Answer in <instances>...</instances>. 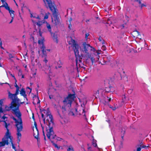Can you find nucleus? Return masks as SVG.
I'll return each mask as SVG.
<instances>
[{
	"label": "nucleus",
	"mask_w": 151,
	"mask_h": 151,
	"mask_svg": "<svg viewBox=\"0 0 151 151\" xmlns=\"http://www.w3.org/2000/svg\"><path fill=\"white\" fill-rule=\"evenodd\" d=\"M68 43L72 45L76 57V63L77 68H83V65L81 60L83 58L86 60L90 59L92 63H93L95 59L92 55L91 52L94 51L95 49L93 47L85 42L79 46L75 40L72 39L68 41Z\"/></svg>",
	"instance_id": "1"
},
{
	"label": "nucleus",
	"mask_w": 151,
	"mask_h": 151,
	"mask_svg": "<svg viewBox=\"0 0 151 151\" xmlns=\"http://www.w3.org/2000/svg\"><path fill=\"white\" fill-rule=\"evenodd\" d=\"M8 96L9 99L12 100V101L9 105V106H5V110L11 111L12 113L16 116L22 115L19 107L21 104H24V102H21L17 96H16L14 94L11 93L10 92L8 93Z\"/></svg>",
	"instance_id": "2"
},
{
	"label": "nucleus",
	"mask_w": 151,
	"mask_h": 151,
	"mask_svg": "<svg viewBox=\"0 0 151 151\" xmlns=\"http://www.w3.org/2000/svg\"><path fill=\"white\" fill-rule=\"evenodd\" d=\"M42 112L43 113H41V115L43 119L44 125L41 124V126L43 130V135L44 136V139H45L46 138L44 132V129L45 128L47 132L46 135L48 138L49 139H50L51 137L54 138V135L53 128L52 127H50L49 126H48V127H46V125L45 124V115L43 113L45 114V116L47 117V121L49 122L50 124L51 123H53V117L52 116L50 112L48 110L44 109L42 111Z\"/></svg>",
	"instance_id": "3"
},
{
	"label": "nucleus",
	"mask_w": 151,
	"mask_h": 151,
	"mask_svg": "<svg viewBox=\"0 0 151 151\" xmlns=\"http://www.w3.org/2000/svg\"><path fill=\"white\" fill-rule=\"evenodd\" d=\"M21 116L22 115L16 116L17 118L13 116L12 117V118L14 121L15 126L17 128V135L18 142H19L20 141L22 136L20 132L22 131L23 129L22 121Z\"/></svg>",
	"instance_id": "4"
},
{
	"label": "nucleus",
	"mask_w": 151,
	"mask_h": 151,
	"mask_svg": "<svg viewBox=\"0 0 151 151\" xmlns=\"http://www.w3.org/2000/svg\"><path fill=\"white\" fill-rule=\"evenodd\" d=\"M75 98V95L74 94H70L63 101V104L64 106H63L62 108V110L63 113H65L66 111V108L67 109V108H70L71 106L72 102L74 100Z\"/></svg>",
	"instance_id": "5"
},
{
	"label": "nucleus",
	"mask_w": 151,
	"mask_h": 151,
	"mask_svg": "<svg viewBox=\"0 0 151 151\" xmlns=\"http://www.w3.org/2000/svg\"><path fill=\"white\" fill-rule=\"evenodd\" d=\"M30 17L34 25H37L40 27L43 24L45 23V20H41V17L40 15L35 13L30 12Z\"/></svg>",
	"instance_id": "6"
},
{
	"label": "nucleus",
	"mask_w": 151,
	"mask_h": 151,
	"mask_svg": "<svg viewBox=\"0 0 151 151\" xmlns=\"http://www.w3.org/2000/svg\"><path fill=\"white\" fill-rule=\"evenodd\" d=\"M0 122H4L7 120V117L3 113L4 110L3 109L2 106L3 105V100H0Z\"/></svg>",
	"instance_id": "7"
},
{
	"label": "nucleus",
	"mask_w": 151,
	"mask_h": 151,
	"mask_svg": "<svg viewBox=\"0 0 151 151\" xmlns=\"http://www.w3.org/2000/svg\"><path fill=\"white\" fill-rule=\"evenodd\" d=\"M8 135V133L5 134L4 137L2 139V142H0V147L4 146L6 145H8L9 140H8V137H7Z\"/></svg>",
	"instance_id": "8"
},
{
	"label": "nucleus",
	"mask_w": 151,
	"mask_h": 151,
	"mask_svg": "<svg viewBox=\"0 0 151 151\" xmlns=\"http://www.w3.org/2000/svg\"><path fill=\"white\" fill-rule=\"evenodd\" d=\"M41 50L42 52V57L44 58V61L45 63H47L48 62V60L47 59V52H49L50 51V49H46L45 47L44 46L41 48Z\"/></svg>",
	"instance_id": "9"
},
{
	"label": "nucleus",
	"mask_w": 151,
	"mask_h": 151,
	"mask_svg": "<svg viewBox=\"0 0 151 151\" xmlns=\"http://www.w3.org/2000/svg\"><path fill=\"white\" fill-rule=\"evenodd\" d=\"M74 111H75L77 115H81L85 118L86 117L84 110L82 108L79 109L78 111H77V109H74Z\"/></svg>",
	"instance_id": "10"
},
{
	"label": "nucleus",
	"mask_w": 151,
	"mask_h": 151,
	"mask_svg": "<svg viewBox=\"0 0 151 151\" xmlns=\"http://www.w3.org/2000/svg\"><path fill=\"white\" fill-rule=\"evenodd\" d=\"M46 6H56L51 0H43Z\"/></svg>",
	"instance_id": "11"
},
{
	"label": "nucleus",
	"mask_w": 151,
	"mask_h": 151,
	"mask_svg": "<svg viewBox=\"0 0 151 151\" xmlns=\"http://www.w3.org/2000/svg\"><path fill=\"white\" fill-rule=\"evenodd\" d=\"M132 1L137 3L139 4V6L141 8L143 7H146L147 6V4L146 3L142 4L140 0H132Z\"/></svg>",
	"instance_id": "12"
},
{
	"label": "nucleus",
	"mask_w": 151,
	"mask_h": 151,
	"mask_svg": "<svg viewBox=\"0 0 151 151\" xmlns=\"http://www.w3.org/2000/svg\"><path fill=\"white\" fill-rule=\"evenodd\" d=\"M5 9L7 10H8L9 13L10 14V16L12 18H14V12L13 10H12L11 9H10L9 6H7V7L5 8Z\"/></svg>",
	"instance_id": "13"
},
{
	"label": "nucleus",
	"mask_w": 151,
	"mask_h": 151,
	"mask_svg": "<svg viewBox=\"0 0 151 151\" xmlns=\"http://www.w3.org/2000/svg\"><path fill=\"white\" fill-rule=\"evenodd\" d=\"M20 94L22 95L23 96L24 98L27 100V95L26 94V92L25 91L24 89L22 88L20 91Z\"/></svg>",
	"instance_id": "14"
},
{
	"label": "nucleus",
	"mask_w": 151,
	"mask_h": 151,
	"mask_svg": "<svg viewBox=\"0 0 151 151\" xmlns=\"http://www.w3.org/2000/svg\"><path fill=\"white\" fill-rule=\"evenodd\" d=\"M30 57L31 59H34L35 57V48H31L30 49Z\"/></svg>",
	"instance_id": "15"
},
{
	"label": "nucleus",
	"mask_w": 151,
	"mask_h": 151,
	"mask_svg": "<svg viewBox=\"0 0 151 151\" xmlns=\"http://www.w3.org/2000/svg\"><path fill=\"white\" fill-rule=\"evenodd\" d=\"M4 122H5V128H6V130H7V131H6V133L5 134H6V133H8V134H9V135H8V136H7V137H8L9 138H12L11 137V133L10 132L9 130V129H8V125H7V124L6 123V122L5 121H4Z\"/></svg>",
	"instance_id": "16"
},
{
	"label": "nucleus",
	"mask_w": 151,
	"mask_h": 151,
	"mask_svg": "<svg viewBox=\"0 0 151 151\" xmlns=\"http://www.w3.org/2000/svg\"><path fill=\"white\" fill-rule=\"evenodd\" d=\"M11 137H12V138L10 137V138L8 137V140H9V142H11V145L12 146V148L13 149H14V150H15L16 151V147H15L14 145L13 144V142L12 140L13 139V138L12 136H11Z\"/></svg>",
	"instance_id": "17"
},
{
	"label": "nucleus",
	"mask_w": 151,
	"mask_h": 151,
	"mask_svg": "<svg viewBox=\"0 0 151 151\" xmlns=\"http://www.w3.org/2000/svg\"><path fill=\"white\" fill-rule=\"evenodd\" d=\"M45 23H46V26L48 31L51 34H52V32L51 28L50 25L46 21Z\"/></svg>",
	"instance_id": "18"
},
{
	"label": "nucleus",
	"mask_w": 151,
	"mask_h": 151,
	"mask_svg": "<svg viewBox=\"0 0 151 151\" xmlns=\"http://www.w3.org/2000/svg\"><path fill=\"white\" fill-rule=\"evenodd\" d=\"M114 90V88L112 87L109 88H106L105 90H104V93L105 92H113V91Z\"/></svg>",
	"instance_id": "19"
},
{
	"label": "nucleus",
	"mask_w": 151,
	"mask_h": 151,
	"mask_svg": "<svg viewBox=\"0 0 151 151\" xmlns=\"http://www.w3.org/2000/svg\"><path fill=\"white\" fill-rule=\"evenodd\" d=\"M44 41V39L43 37H42V38L41 39L39 40H38V43L40 45H42V46L41 47V48L43 47V46H44L45 47V46L43 45V43Z\"/></svg>",
	"instance_id": "20"
},
{
	"label": "nucleus",
	"mask_w": 151,
	"mask_h": 151,
	"mask_svg": "<svg viewBox=\"0 0 151 151\" xmlns=\"http://www.w3.org/2000/svg\"><path fill=\"white\" fill-rule=\"evenodd\" d=\"M34 124H35V127H36V133H37V135L36 134V133H35V132H34V135L36 138H37L38 137V135L39 134V133H38V129H37V124H36V122H35L34 123Z\"/></svg>",
	"instance_id": "21"
},
{
	"label": "nucleus",
	"mask_w": 151,
	"mask_h": 151,
	"mask_svg": "<svg viewBox=\"0 0 151 151\" xmlns=\"http://www.w3.org/2000/svg\"><path fill=\"white\" fill-rule=\"evenodd\" d=\"M1 1L3 4V5L1 6L4 7L5 8L8 6V4L6 2L5 0H1Z\"/></svg>",
	"instance_id": "22"
},
{
	"label": "nucleus",
	"mask_w": 151,
	"mask_h": 151,
	"mask_svg": "<svg viewBox=\"0 0 151 151\" xmlns=\"http://www.w3.org/2000/svg\"><path fill=\"white\" fill-rule=\"evenodd\" d=\"M104 90L102 89H100L97 90V92H98V94H100L101 95H103L104 93Z\"/></svg>",
	"instance_id": "23"
},
{
	"label": "nucleus",
	"mask_w": 151,
	"mask_h": 151,
	"mask_svg": "<svg viewBox=\"0 0 151 151\" xmlns=\"http://www.w3.org/2000/svg\"><path fill=\"white\" fill-rule=\"evenodd\" d=\"M52 145L55 147V148H56L58 150H59L60 149V146L58 145L57 144L53 142L52 141Z\"/></svg>",
	"instance_id": "24"
},
{
	"label": "nucleus",
	"mask_w": 151,
	"mask_h": 151,
	"mask_svg": "<svg viewBox=\"0 0 151 151\" xmlns=\"http://www.w3.org/2000/svg\"><path fill=\"white\" fill-rule=\"evenodd\" d=\"M52 38L57 43H58V41L57 39V35H54L52 37Z\"/></svg>",
	"instance_id": "25"
},
{
	"label": "nucleus",
	"mask_w": 151,
	"mask_h": 151,
	"mask_svg": "<svg viewBox=\"0 0 151 151\" xmlns=\"http://www.w3.org/2000/svg\"><path fill=\"white\" fill-rule=\"evenodd\" d=\"M50 13L48 12L45 13V16L44 17V19H47L48 18V17L50 15Z\"/></svg>",
	"instance_id": "26"
},
{
	"label": "nucleus",
	"mask_w": 151,
	"mask_h": 151,
	"mask_svg": "<svg viewBox=\"0 0 151 151\" xmlns=\"http://www.w3.org/2000/svg\"><path fill=\"white\" fill-rule=\"evenodd\" d=\"M96 140H93L92 142V144L94 147H96L97 145L96 143Z\"/></svg>",
	"instance_id": "27"
},
{
	"label": "nucleus",
	"mask_w": 151,
	"mask_h": 151,
	"mask_svg": "<svg viewBox=\"0 0 151 151\" xmlns=\"http://www.w3.org/2000/svg\"><path fill=\"white\" fill-rule=\"evenodd\" d=\"M67 151H74V150L73 147L71 146H70L68 149Z\"/></svg>",
	"instance_id": "28"
},
{
	"label": "nucleus",
	"mask_w": 151,
	"mask_h": 151,
	"mask_svg": "<svg viewBox=\"0 0 151 151\" xmlns=\"http://www.w3.org/2000/svg\"><path fill=\"white\" fill-rule=\"evenodd\" d=\"M72 21V19L71 18L69 20V22L70 24H69L68 27L69 29H71V25L70 24V21Z\"/></svg>",
	"instance_id": "29"
},
{
	"label": "nucleus",
	"mask_w": 151,
	"mask_h": 151,
	"mask_svg": "<svg viewBox=\"0 0 151 151\" xmlns=\"http://www.w3.org/2000/svg\"><path fill=\"white\" fill-rule=\"evenodd\" d=\"M141 150V148L140 147H137L136 150L134 149V151H140Z\"/></svg>",
	"instance_id": "30"
},
{
	"label": "nucleus",
	"mask_w": 151,
	"mask_h": 151,
	"mask_svg": "<svg viewBox=\"0 0 151 151\" xmlns=\"http://www.w3.org/2000/svg\"><path fill=\"white\" fill-rule=\"evenodd\" d=\"M48 71V73L49 74V76H50L51 74H50V73H51V70H50V67H48V70H47Z\"/></svg>",
	"instance_id": "31"
},
{
	"label": "nucleus",
	"mask_w": 151,
	"mask_h": 151,
	"mask_svg": "<svg viewBox=\"0 0 151 151\" xmlns=\"http://www.w3.org/2000/svg\"><path fill=\"white\" fill-rule=\"evenodd\" d=\"M94 93L96 95L95 96H98L99 94H98V92H97V91H95L94 92Z\"/></svg>",
	"instance_id": "32"
},
{
	"label": "nucleus",
	"mask_w": 151,
	"mask_h": 151,
	"mask_svg": "<svg viewBox=\"0 0 151 151\" xmlns=\"http://www.w3.org/2000/svg\"><path fill=\"white\" fill-rule=\"evenodd\" d=\"M71 115L74 116L75 115L74 113L73 112V111H70L69 113Z\"/></svg>",
	"instance_id": "33"
},
{
	"label": "nucleus",
	"mask_w": 151,
	"mask_h": 151,
	"mask_svg": "<svg viewBox=\"0 0 151 151\" xmlns=\"http://www.w3.org/2000/svg\"><path fill=\"white\" fill-rule=\"evenodd\" d=\"M19 91L16 90L15 93L14 94L15 95H16V96H17V95L19 94Z\"/></svg>",
	"instance_id": "34"
},
{
	"label": "nucleus",
	"mask_w": 151,
	"mask_h": 151,
	"mask_svg": "<svg viewBox=\"0 0 151 151\" xmlns=\"http://www.w3.org/2000/svg\"><path fill=\"white\" fill-rule=\"evenodd\" d=\"M89 35V34L88 33H86L85 35L86 38L87 39L88 36Z\"/></svg>",
	"instance_id": "35"
},
{
	"label": "nucleus",
	"mask_w": 151,
	"mask_h": 151,
	"mask_svg": "<svg viewBox=\"0 0 151 151\" xmlns=\"http://www.w3.org/2000/svg\"><path fill=\"white\" fill-rule=\"evenodd\" d=\"M148 147V146H145V145H142V148H147Z\"/></svg>",
	"instance_id": "36"
},
{
	"label": "nucleus",
	"mask_w": 151,
	"mask_h": 151,
	"mask_svg": "<svg viewBox=\"0 0 151 151\" xmlns=\"http://www.w3.org/2000/svg\"><path fill=\"white\" fill-rule=\"evenodd\" d=\"M0 46L1 47V48L3 49V48L2 47V44H1V39L0 38Z\"/></svg>",
	"instance_id": "37"
},
{
	"label": "nucleus",
	"mask_w": 151,
	"mask_h": 151,
	"mask_svg": "<svg viewBox=\"0 0 151 151\" xmlns=\"http://www.w3.org/2000/svg\"><path fill=\"white\" fill-rule=\"evenodd\" d=\"M107 100H108V101L110 102L111 101V98H109L108 97H107Z\"/></svg>",
	"instance_id": "38"
},
{
	"label": "nucleus",
	"mask_w": 151,
	"mask_h": 151,
	"mask_svg": "<svg viewBox=\"0 0 151 151\" xmlns=\"http://www.w3.org/2000/svg\"><path fill=\"white\" fill-rule=\"evenodd\" d=\"M108 19V21H107V23L108 24H109L110 23L111 24V22L110 21V19Z\"/></svg>",
	"instance_id": "39"
},
{
	"label": "nucleus",
	"mask_w": 151,
	"mask_h": 151,
	"mask_svg": "<svg viewBox=\"0 0 151 151\" xmlns=\"http://www.w3.org/2000/svg\"><path fill=\"white\" fill-rule=\"evenodd\" d=\"M16 90L19 91V86L16 87Z\"/></svg>",
	"instance_id": "40"
},
{
	"label": "nucleus",
	"mask_w": 151,
	"mask_h": 151,
	"mask_svg": "<svg viewBox=\"0 0 151 151\" xmlns=\"http://www.w3.org/2000/svg\"><path fill=\"white\" fill-rule=\"evenodd\" d=\"M125 18L127 20V21H128L129 20V17H128L126 16Z\"/></svg>",
	"instance_id": "41"
},
{
	"label": "nucleus",
	"mask_w": 151,
	"mask_h": 151,
	"mask_svg": "<svg viewBox=\"0 0 151 151\" xmlns=\"http://www.w3.org/2000/svg\"><path fill=\"white\" fill-rule=\"evenodd\" d=\"M110 108H112V109L113 110H115V109H116V108H115V107H113V108H112V107H111V106H110Z\"/></svg>",
	"instance_id": "42"
},
{
	"label": "nucleus",
	"mask_w": 151,
	"mask_h": 151,
	"mask_svg": "<svg viewBox=\"0 0 151 151\" xmlns=\"http://www.w3.org/2000/svg\"><path fill=\"white\" fill-rule=\"evenodd\" d=\"M49 98H50V99H52V96L51 95H49Z\"/></svg>",
	"instance_id": "43"
},
{
	"label": "nucleus",
	"mask_w": 151,
	"mask_h": 151,
	"mask_svg": "<svg viewBox=\"0 0 151 151\" xmlns=\"http://www.w3.org/2000/svg\"><path fill=\"white\" fill-rule=\"evenodd\" d=\"M59 114L60 115V117L63 119V120L64 122H65V120H64V119H63V118L61 116L60 114Z\"/></svg>",
	"instance_id": "44"
},
{
	"label": "nucleus",
	"mask_w": 151,
	"mask_h": 151,
	"mask_svg": "<svg viewBox=\"0 0 151 151\" xmlns=\"http://www.w3.org/2000/svg\"><path fill=\"white\" fill-rule=\"evenodd\" d=\"M132 90H129V91H128V93H131V92H132Z\"/></svg>",
	"instance_id": "45"
},
{
	"label": "nucleus",
	"mask_w": 151,
	"mask_h": 151,
	"mask_svg": "<svg viewBox=\"0 0 151 151\" xmlns=\"http://www.w3.org/2000/svg\"><path fill=\"white\" fill-rule=\"evenodd\" d=\"M13 18H12V19L11 20V21L9 23H11L12 22H13Z\"/></svg>",
	"instance_id": "46"
},
{
	"label": "nucleus",
	"mask_w": 151,
	"mask_h": 151,
	"mask_svg": "<svg viewBox=\"0 0 151 151\" xmlns=\"http://www.w3.org/2000/svg\"><path fill=\"white\" fill-rule=\"evenodd\" d=\"M18 86L17 85V84L16 83H15V87H18Z\"/></svg>",
	"instance_id": "47"
},
{
	"label": "nucleus",
	"mask_w": 151,
	"mask_h": 151,
	"mask_svg": "<svg viewBox=\"0 0 151 151\" xmlns=\"http://www.w3.org/2000/svg\"><path fill=\"white\" fill-rule=\"evenodd\" d=\"M25 37H26V36L25 35H24L22 36V38L24 39H25Z\"/></svg>",
	"instance_id": "48"
},
{
	"label": "nucleus",
	"mask_w": 151,
	"mask_h": 151,
	"mask_svg": "<svg viewBox=\"0 0 151 151\" xmlns=\"http://www.w3.org/2000/svg\"><path fill=\"white\" fill-rule=\"evenodd\" d=\"M105 47L103 46L102 47V49H103V48H104V50L105 49Z\"/></svg>",
	"instance_id": "49"
},
{
	"label": "nucleus",
	"mask_w": 151,
	"mask_h": 151,
	"mask_svg": "<svg viewBox=\"0 0 151 151\" xmlns=\"http://www.w3.org/2000/svg\"><path fill=\"white\" fill-rule=\"evenodd\" d=\"M61 139L60 138H58V139H57L58 140H60Z\"/></svg>",
	"instance_id": "50"
},
{
	"label": "nucleus",
	"mask_w": 151,
	"mask_h": 151,
	"mask_svg": "<svg viewBox=\"0 0 151 151\" xmlns=\"http://www.w3.org/2000/svg\"><path fill=\"white\" fill-rule=\"evenodd\" d=\"M40 36H41L42 37V34L40 32Z\"/></svg>",
	"instance_id": "51"
},
{
	"label": "nucleus",
	"mask_w": 151,
	"mask_h": 151,
	"mask_svg": "<svg viewBox=\"0 0 151 151\" xmlns=\"http://www.w3.org/2000/svg\"><path fill=\"white\" fill-rule=\"evenodd\" d=\"M58 67V68H60V67H61V65H59Z\"/></svg>",
	"instance_id": "52"
},
{
	"label": "nucleus",
	"mask_w": 151,
	"mask_h": 151,
	"mask_svg": "<svg viewBox=\"0 0 151 151\" xmlns=\"http://www.w3.org/2000/svg\"><path fill=\"white\" fill-rule=\"evenodd\" d=\"M24 67L25 68H27V66L26 65H24Z\"/></svg>",
	"instance_id": "53"
},
{
	"label": "nucleus",
	"mask_w": 151,
	"mask_h": 151,
	"mask_svg": "<svg viewBox=\"0 0 151 151\" xmlns=\"http://www.w3.org/2000/svg\"><path fill=\"white\" fill-rule=\"evenodd\" d=\"M40 102V101L39 100H38V101L37 102V104L39 103Z\"/></svg>",
	"instance_id": "54"
},
{
	"label": "nucleus",
	"mask_w": 151,
	"mask_h": 151,
	"mask_svg": "<svg viewBox=\"0 0 151 151\" xmlns=\"http://www.w3.org/2000/svg\"><path fill=\"white\" fill-rule=\"evenodd\" d=\"M24 78V76L23 75L22 76V78Z\"/></svg>",
	"instance_id": "55"
},
{
	"label": "nucleus",
	"mask_w": 151,
	"mask_h": 151,
	"mask_svg": "<svg viewBox=\"0 0 151 151\" xmlns=\"http://www.w3.org/2000/svg\"><path fill=\"white\" fill-rule=\"evenodd\" d=\"M118 76H120V74L119 73H118Z\"/></svg>",
	"instance_id": "56"
},
{
	"label": "nucleus",
	"mask_w": 151,
	"mask_h": 151,
	"mask_svg": "<svg viewBox=\"0 0 151 151\" xmlns=\"http://www.w3.org/2000/svg\"><path fill=\"white\" fill-rule=\"evenodd\" d=\"M40 50H39L38 51V54H40Z\"/></svg>",
	"instance_id": "57"
},
{
	"label": "nucleus",
	"mask_w": 151,
	"mask_h": 151,
	"mask_svg": "<svg viewBox=\"0 0 151 151\" xmlns=\"http://www.w3.org/2000/svg\"><path fill=\"white\" fill-rule=\"evenodd\" d=\"M9 56L12 58L13 57L12 56V55H10Z\"/></svg>",
	"instance_id": "58"
},
{
	"label": "nucleus",
	"mask_w": 151,
	"mask_h": 151,
	"mask_svg": "<svg viewBox=\"0 0 151 151\" xmlns=\"http://www.w3.org/2000/svg\"><path fill=\"white\" fill-rule=\"evenodd\" d=\"M19 72H20V73H22V71H21V70H19Z\"/></svg>",
	"instance_id": "59"
},
{
	"label": "nucleus",
	"mask_w": 151,
	"mask_h": 151,
	"mask_svg": "<svg viewBox=\"0 0 151 151\" xmlns=\"http://www.w3.org/2000/svg\"><path fill=\"white\" fill-rule=\"evenodd\" d=\"M98 59L99 60V56H98Z\"/></svg>",
	"instance_id": "60"
},
{
	"label": "nucleus",
	"mask_w": 151,
	"mask_h": 151,
	"mask_svg": "<svg viewBox=\"0 0 151 151\" xmlns=\"http://www.w3.org/2000/svg\"><path fill=\"white\" fill-rule=\"evenodd\" d=\"M20 151H24V150H20Z\"/></svg>",
	"instance_id": "61"
},
{
	"label": "nucleus",
	"mask_w": 151,
	"mask_h": 151,
	"mask_svg": "<svg viewBox=\"0 0 151 151\" xmlns=\"http://www.w3.org/2000/svg\"><path fill=\"white\" fill-rule=\"evenodd\" d=\"M97 54H98V55H99V52H97Z\"/></svg>",
	"instance_id": "62"
},
{
	"label": "nucleus",
	"mask_w": 151,
	"mask_h": 151,
	"mask_svg": "<svg viewBox=\"0 0 151 151\" xmlns=\"http://www.w3.org/2000/svg\"><path fill=\"white\" fill-rule=\"evenodd\" d=\"M27 88L29 89H30V88L29 87H27Z\"/></svg>",
	"instance_id": "63"
},
{
	"label": "nucleus",
	"mask_w": 151,
	"mask_h": 151,
	"mask_svg": "<svg viewBox=\"0 0 151 151\" xmlns=\"http://www.w3.org/2000/svg\"><path fill=\"white\" fill-rule=\"evenodd\" d=\"M60 63V61H58V63Z\"/></svg>",
	"instance_id": "64"
}]
</instances>
